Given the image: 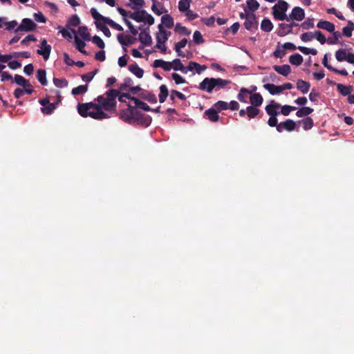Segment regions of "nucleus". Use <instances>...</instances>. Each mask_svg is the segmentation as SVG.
<instances>
[{"label":"nucleus","instance_id":"obj_1","mask_svg":"<svg viewBox=\"0 0 354 354\" xmlns=\"http://www.w3.org/2000/svg\"><path fill=\"white\" fill-rule=\"evenodd\" d=\"M127 88H128L127 86L122 84L119 90L109 89L103 95H98L95 99L96 102L78 104V113L82 117H91L93 119L98 120L109 118V116L105 111H116V98H118L122 94L120 93L121 91H125Z\"/></svg>","mask_w":354,"mask_h":354},{"label":"nucleus","instance_id":"obj_2","mask_svg":"<svg viewBox=\"0 0 354 354\" xmlns=\"http://www.w3.org/2000/svg\"><path fill=\"white\" fill-rule=\"evenodd\" d=\"M229 80L221 78L205 77L199 84L198 88L206 91L207 93H212L213 91H219L230 84Z\"/></svg>","mask_w":354,"mask_h":354},{"label":"nucleus","instance_id":"obj_3","mask_svg":"<svg viewBox=\"0 0 354 354\" xmlns=\"http://www.w3.org/2000/svg\"><path fill=\"white\" fill-rule=\"evenodd\" d=\"M117 10L119 12L120 15L122 16L123 19L129 17L137 22H146L149 26H152L154 23V19L152 15L147 12L145 10H138L131 12L130 11L125 10L121 7H118Z\"/></svg>","mask_w":354,"mask_h":354},{"label":"nucleus","instance_id":"obj_4","mask_svg":"<svg viewBox=\"0 0 354 354\" xmlns=\"http://www.w3.org/2000/svg\"><path fill=\"white\" fill-rule=\"evenodd\" d=\"M288 9V3L284 0H279L272 8L274 19L278 21L286 20L288 15H286V12Z\"/></svg>","mask_w":354,"mask_h":354},{"label":"nucleus","instance_id":"obj_5","mask_svg":"<svg viewBox=\"0 0 354 354\" xmlns=\"http://www.w3.org/2000/svg\"><path fill=\"white\" fill-rule=\"evenodd\" d=\"M123 97H127V99L133 101L134 104H135V106L133 108H140V109L144 110L145 111H153V109H151L149 104L144 102L143 101L138 100V98H136L135 97L131 96L128 93H122L119 97V101L121 102H125V100H123Z\"/></svg>","mask_w":354,"mask_h":354},{"label":"nucleus","instance_id":"obj_6","mask_svg":"<svg viewBox=\"0 0 354 354\" xmlns=\"http://www.w3.org/2000/svg\"><path fill=\"white\" fill-rule=\"evenodd\" d=\"M133 118H134L133 122H136L139 125L143 126L145 127H147L150 125L151 122V117L149 115H147L140 111H136V112L133 115Z\"/></svg>","mask_w":354,"mask_h":354},{"label":"nucleus","instance_id":"obj_7","mask_svg":"<svg viewBox=\"0 0 354 354\" xmlns=\"http://www.w3.org/2000/svg\"><path fill=\"white\" fill-rule=\"evenodd\" d=\"M138 40L143 45L139 47L140 49H143L144 46H151L152 44V39L149 33V27H147L145 29L140 31L138 36Z\"/></svg>","mask_w":354,"mask_h":354},{"label":"nucleus","instance_id":"obj_8","mask_svg":"<svg viewBox=\"0 0 354 354\" xmlns=\"http://www.w3.org/2000/svg\"><path fill=\"white\" fill-rule=\"evenodd\" d=\"M55 94L57 97L56 102H50L48 104L44 106L41 111L43 114L44 115H50L53 113V111L55 110L57 106L59 105V102L62 101V96L60 95V92L59 91H55Z\"/></svg>","mask_w":354,"mask_h":354},{"label":"nucleus","instance_id":"obj_9","mask_svg":"<svg viewBox=\"0 0 354 354\" xmlns=\"http://www.w3.org/2000/svg\"><path fill=\"white\" fill-rule=\"evenodd\" d=\"M305 18V10L299 6H296L292 9L289 16L287 17V21L295 20L301 21Z\"/></svg>","mask_w":354,"mask_h":354},{"label":"nucleus","instance_id":"obj_10","mask_svg":"<svg viewBox=\"0 0 354 354\" xmlns=\"http://www.w3.org/2000/svg\"><path fill=\"white\" fill-rule=\"evenodd\" d=\"M37 27V25L35 22H33L30 19L25 18L23 19L21 24L15 30V32L19 31H32L35 30Z\"/></svg>","mask_w":354,"mask_h":354},{"label":"nucleus","instance_id":"obj_11","mask_svg":"<svg viewBox=\"0 0 354 354\" xmlns=\"http://www.w3.org/2000/svg\"><path fill=\"white\" fill-rule=\"evenodd\" d=\"M296 128V122L294 120L288 119L284 122H281L277 126V131L281 133L284 130L288 132L294 131Z\"/></svg>","mask_w":354,"mask_h":354},{"label":"nucleus","instance_id":"obj_12","mask_svg":"<svg viewBox=\"0 0 354 354\" xmlns=\"http://www.w3.org/2000/svg\"><path fill=\"white\" fill-rule=\"evenodd\" d=\"M50 51V46L48 44L46 39H43L41 41V48L37 50V53L41 55L43 59L46 61L49 59Z\"/></svg>","mask_w":354,"mask_h":354},{"label":"nucleus","instance_id":"obj_13","mask_svg":"<svg viewBox=\"0 0 354 354\" xmlns=\"http://www.w3.org/2000/svg\"><path fill=\"white\" fill-rule=\"evenodd\" d=\"M135 112L136 111L134 110L133 106L128 104V109L127 111H122L121 118L124 122L133 123L134 120L133 115Z\"/></svg>","mask_w":354,"mask_h":354},{"label":"nucleus","instance_id":"obj_14","mask_svg":"<svg viewBox=\"0 0 354 354\" xmlns=\"http://www.w3.org/2000/svg\"><path fill=\"white\" fill-rule=\"evenodd\" d=\"M243 26L248 31L254 32L258 29V21L256 20L255 15L248 17Z\"/></svg>","mask_w":354,"mask_h":354},{"label":"nucleus","instance_id":"obj_15","mask_svg":"<svg viewBox=\"0 0 354 354\" xmlns=\"http://www.w3.org/2000/svg\"><path fill=\"white\" fill-rule=\"evenodd\" d=\"M279 107L280 105L278 103L272 101L269 105L266 106L265 110L270 117L277 116L279 114V111H278Z\"/></svg>","mask_w":354,"mask_h":354},{"label":"nucleus","instance_id":"obj_16","mask_svg":"<svg viewBox=\"0 0 354 354\" xmlns=\"http://www.w3.org/2000/svg\"><path fill=\"white\" fill-rule=\"evenodd\" d=\"M91 15L93 18L95 20V26L97 28L100 30H103L104 28H106L105 25H107L106 24L103 23V19H100L99 17H97L95 15H102L100 12H97V10L93 8L91 9Z\"/></svg>","mask_w":354,"mask_h":354},{"label":"nucleus","instance_id":"obj_17","mask_svg":"<svg viewBox=\"0 0 354 354\" xmlns=\"http://www.w3.org/2000/svg\"><path fill=\"white\" fill-rule=\"evenodd\" d=\"M151 10L158 16L162 15L164 12H167V10L164 8L163 3L156 0H153Z\"/></svg>","mask_w":354,"mask_h":354},{"label":"nucleus","instance_id":"obj_18","mask_svg":"<svg viewBox=\"0 0 354 354\" xmlns=\"http://www.w3.org/2000/svg\"><path fill=\"white\" fill-rule=\"evenodd\" d=\"M272 68L277 73L281 74L285 77H287L291 72V68L288 64H283L281 66L274 65Z\"/></svg>","mask_w":354,"mask_h":354},{"label":"nucleus","instance_id":"obj_19","mask_svg":"<svg viewBox=\"0 0 354 354\" xmlns=\"http://www.w3.org/2000/svg\"><path fill=\"white\" fill-rule=\"evenodd\" d=\"M95 16L97 17H99L100 19H103L104 24H106L110 26L111 28H114L117 31H122L123 30L122 27L120 24H116L115 22H114L113 20H111L109 17H104L103 15H95Z\"/></svg>","mask_w":354,"mask_h":354},{"label":"nucleus","instance_id":"obj_20","mask_svg":"<svg viewBox=\"0 0 354 354\" xmlns=\"http://www.w3.org/2000/svg\"><path fill=\"white\" fill-rule=\"evenodd\" d=\"M296 88L299 90L301 93L306 94L310 88V83L301 79L297 81Z\"/></svg>","mask_w":354,"mask_h":354},{"label":"nucleus","instance_id":"obj_21","mask_svg":"<svg viewBox=\"0 0 354 354\" xmlns=\"http://www.w3.org/2000/svg\"><path fill=\"white\" fill-rule=\"evenodd\" d=\"M218 111L212 107L206 110L204 113L205 116L212 122H216L218 120Z\"/></svg>","mask_w":354,"mask_h":354},{"label":"nucleus","instance_id":"obj_22","mask_svg":"<svg viewBox=\"0 0 354 354\" xmlns=\"http://www.w3.org/2000/svg\"><path fill=\"white\" fill-rule=\"evenodd\" d=\"M128 68L130 72L139 79L142 78L144 75V70L136 63L129 65Z\"/></svg>","mask_w":354,"mask_h":354},{"label":"nucleus","instance_id":"obj_23","mask_svg":"<svg viewBox=\"0 0 354 354\" xmlns=\"http://www.w3.org/2000/svg\"><path fill=\"white\" fill-rule=\"evenodd\" d=\"M317 27L328 32L335 30V26L329 21H320L318 22Z\"/></svg>","mask_w":354,"mask_h":354},{"label":"nucleus","instance_id":"obj_24","mask_svg":"<svg viewBox=\"0 0 354 354\" xmlns=\"http://www.w3.org/2000/svg\"><path fill=\"white\" fill-rule=\"evenodd\" d=\"M292 32V29L290 28V26H288V24H279V28L277 30V35L279 37H284Z\"/></svg>","mask_w":354,"mask_h":354},{"label":"nucleus","instance_id":"obj_25","mask_svg":"<svg viewBox=\"0 0 354 354\" xmlns=\"http://www.w3.org/2000/svg\"><path fill=\"white\" fill-rule=\"evenodd\" d=\"M263 86L272 95H278L282 92L281 87L279 85L267 84H264Z\"/></svg>","mask_w":354,"mask_h":354},{"label":"nucleus","instance_id":"obj_26","mask_svg":"<svg viewBox=\"0 0 354 354\" xmlns=\"http://www.w3.org/2000/svg\"><path fill=\"white\" fill-rule=\"evenodd\" d=\"M162 24L164 28L166 27L167 28H171L174 26V21L171 15H162V17L161 18V24Z\"/></svg>","mask_w":354,"mask_h":354},{"label":"nucleus","instance_id":"obj_27","mask_svg":"<svg viewBox=\"0 0 354 354\" xmlns=\"http://www.w3.org/2000/svg\"><path fill=\"white\" fill-rule=\"evenodd\" d=\"M37 80L42 85H47L48 81L46 79V71L43 68H39L37 71Z\"/></svg>","mask_w":354,"mask_h":354},{"label":"nucleus","instance_id":"obj_28","mask_svg":"<svg viewBox=\"0 0 354 354\" xmlns=\"http://www.w3.org/2000/svg\"><path fill=\"white\" fill-rule=\"evenodd\" d=\"M159 93L158 95V100L160 102L163 103L167 98L169 95V91L166 84H162L160 87H159Z\"/></svg>","mask_w":354,"mask_h":354},{"label":"nucleus","instance_id":"obj_29","mask_svg":"<svg viewBox=\"0 0 354 354\" xmlns=\"http://www.w3.org/2000/svg\"><path fill=\"white\" fill-rule=\"evenodd\" d=\"M336 85L338 92L341 93L342 95L348 96L351 94L352 91V86L351 85L346 86L341 84H337Z\"/></svg>","mask_w":354,"mask_h":354},{"label":"nucleus","instance_id":"obj_30","mask_svg":"<svg viewBox=\"0 0 354 354\" xmlns=\"http://www.w3.org/2000/svg\"><path fill=\"white\" fill-rule=\"evenodd\" d=\"M171 68H174L175 71H180L183 73L186 74L187 73V68L183 66V64L180 59L176 58L171 62Z\"/></svg>","mask_w":354,"mask_h":354},{"label":"nucleus","instance_id":"obj_31","mask_svg":"<svg viewBox=\"0 0 354 354\" xmlns=\"http://www.w3.org/2000/svg\"><path fill=\"white\" fill-rule=\"evenodd\" d=\"M14 82L15 84L21 86H23V87H26V86H29L30 85V82L28 80H26L25 77H24L23 76H21L19 74H15V76H14Z\"/></svg>","mask_w":354,"mask_h":354},{"label":"nucleus","instance_id":"obj_32","mask_svg":"<svg viewBox=\"0 0 354 354\" xmlns=\"http://www.w3.org/2000/svg\"><path fill=\"white\" fill-rule=\"evenodd\" d=\"M289 62L295 66H300L303 62V57L299 53H295L289 57Z\"/></svg>","mask_w":354,"mask_h":354},{"label":"nucleus","instance_id":"obj_33","mask_svg":"<svg viewBox=\"0 0 354 354\" xmlns=\"http://www.w3.org/2000/svg\"><path fill=\"white\" fill-rule=\"evenodd\" d=\"M313 112V109L308 106H302L296 112V116L302 118L307 117L308 115Z\"/></svg>","mask_w":354,"mask_h":354},{"label":"nucleus","instance_id":"obj_34","mask_svg":"<svg viewBox=\"0 0 354 354\" xmlns=\"http://www.w3.org/2000/svg\"><path fill=\"white\" fill-rule=\"evenodd\" d=\"M174 31L180 35L184 36H189L192 33L191 30H189L186 26H182L180 23H177L176 24Z\"/></svg>","mask_w":354,"mask_h":354},{"label":"nucleus","instance_id":"obj_35","mask_svg":"<svg viewBox=\"0 0 354 354\" xmlns=\"http://www.w3.org/2000/svg\"><path fill=\"white\" fill-rule=\"evenodd\" d=\"M263 102V98L259 93H254L250 96L251 106H261Z\"/></svg>","mask_w":354,"mask_h":354},{"label":"nucleus","instance_id":"obj_36","mask_svg":"<svg viewBox=\"0 0 354 354\" xmlns=\"http://www.w3.org/2000/svg\"><path fill=\"white\" fill-rule=\"evenodd\" d=\"M260 27L261 30L267 32H271L273 28L272 21L268 18H265L261 21Z\"/></svg>","mask_w":354,"mask_h":354},{"label":"nucleus","instance_id":"obj_37","mask_svg":"<svg viewBox=\"0 0 354 354\" xmlns=\"http://www.w3.org/2000/svg\"><path fill=\"white\" fill-rule=\"evenodd\" d=\"M299 123L302 124V128L304 129V130L308 131L313 127L314 122L312 118L310 117H306L301 121H299Z\"/></svg>","mask_w":354,"mask_h":354},{"label":"nucleus","instance_id":"obj_38","mask_svg":"<svg viewBox=\"0 0 354 354\" xmlns=\"http://www.w3.org/2000/svg\"><path fill=\"white\" fill-rule=\"evenodd\" d=\"M247 116L252 119L259 114L260 110L254 106H248L246 108Z\"/></svg>","mask_w":354,"mask_h":354},{"label":"nucleus","instance_id":"obj_39","mask_svg":"<svg viewBox=\"0 0 354 354\" xmlns=\"http://www.w3.org/2000/svg\"><path fill=\"white\" fill-rule=\"evenodd\" d=\"M194 68L196 69L197 73L200 74L201 71L206 69V66L205 65L201 66L199 64L194 62H189L187 70L192 71Z\"/></svg>","mask_w":354,"mask_h":354},{"label":"nucleus","instance_id":"obj_40","mask_svg":"<svg viewBox=\"0 0 354 354\" xmlns=\"http://www.w3.org/2000/svg\"><path fill=\"white\" fill-rule=\"evenodd\" d=\"M88 86L86 84H81L73 88L71 93L74 96L83 95L87 91Z\"/></svg>","mask_w":354,"mask_h":354},{"label":"nucleus","instance_id":"obj_41","mask_svg":"<svg viewBox=\"0 0 354 354\" xmlns=\"http://www.w3.org/2000/svg\"><path fill=\"white\" fill-rule=\"evenodd\" d=\"M141 97L150 103H156L157 102L156 95L149 91H145L142 93Z\"/></svg>","mask_w":354,"mask_h":354},{"label":"nucleus","instance_id":"obj_42","mask_svg":"<svg viewBox=\"0 0 354 354\" xmlns=\"http://www.w3.org/2000/svg\"><path fill=\"white\" fill-rule=\"evenodd\" d=\"M354 30V23L353 21H348V26H344L342 29L343 35L346 37H351L352 32Z\"/></svg>","mask_w":354,"mask_h":354},{"label":"nucleus","instance_id":"obj_43","mask_svg":"<svg viewBox=\"0 0 354 354\" xmlns=\"http://www.w3.org/2000/svg\"><path fill=\"white\" fill-rule=\"evenodd\" d=\"M78 33L84 41L91 40V34L88 32L86 26H80L78 28Z\"/></svg>","mask_w":354,"mask_h":354},{"label":"nucleus","instance_id":"obj_44","mask_svg":"<svg viewBox=\"0 0 354 354\" xmlns=\"http://www.w3.org/2000/svg\"><path fill=\"white\" fill-rule=\"evenodd\" d=\"M251 92L245 88H241L239 93L237 95V100L241 102H247L248 94L251 93Z\"/></svg>","mask_w":354,"mask_h":354},{"label":"nucleus","instance_id":"obj_45","mask_svg":"<svg viewBox=\"0 0 354 354\" xmlns=\"http://www.w3.org/2000/svg\"><path fill=\"white\" fill-rule=\"evenodd\" d=\"M246 4L247 7L245 8L251 12L259 10L260 6L259 2L256 0H247Z\"/></svg>","mask_w":354,"mask_h":354},{"label":"nucleus","instance_id":"obj_46","mask_svg":"<svg viewBox=\"0 0 354 354\" xmlns=\"http://www.w3.org/2000/svg\"><path fill=\"white\" fill-rule=\"evenodd\" d=\"M213 109H215L218 111H222L225 110H227L229 109L228 103L223 101V100H218L217 102L213 105Z\"/></svg>","mask_w":354,"mask_h":354},{"label":"nucleus","instance_id":"obj_47","mask_svg":"<svg viewBox=\"0 0 354 354\" xmlns=\"http://www.w3.org/2000/svg\"><path fill=\"white\" fill-rule=\"evenodd\" d=\"M131 3L128 6L133 10H137L145 6V0H129Z\"/></svg>","mask_w":354,"mask_h":354},{"label":"nucleus","instance_id":"obj_48","mask_svg":"<svg viewBox=\"0 0 354 354\" xmlns=\"http://www.w3.org/2000/svg\"><path fill=\"white\" fill-rule=\"evenodd\" d=\"M192 0H180L178 3V9L183 12L187 10H189V6L192 3Z\"/></svg>","mask_w":354,"mask_h":354},{"label":"nucleus","instance_id":"obj_49","mask_svg":"<svg viewBox=\"0 0 354 354\" xmlns=\"http://www.w3.org/2000/svg\"><path fill=\"white\" fill-rule=\"evenodd\" d=\"M193 42H194V44L197 45H200L205 42L203 36L201 35V33L199 30L194 32Z\"/></svg>","mask_w":354,"mask_h":354},{"label":"nucleus","instance_id":"obj_50","mask_svg":"<svg viewBox=\"0 0 354 354\" xmlns=\"http://www.w3.org/2000/svg\"><path fill=\"white\" fill-rule=\"evenodd\" d=\"M348 55V53L346 52L345 49H339L335 53V58L339 62L345 61L346 59V56Z\"/></svg>","mask_w":354,"mask_h":354},{"label":"nucleus","instance_id":"obj_51","mask_svg":"<svg viewBox=\"0 0 354 354\" xmlns=\"http://www.w3.org/2000/svg\"><path fill=\"white\" fill-rule=\"evenodd\" d=\"M175 96L179 98L182 101H185L186 100V96L177 90H171L170 91V100L174 101L175 99Z\"/></svg>","mask_w":354,"mask_h":354},{"label":"nucleus","instance_id":"obj_52","mask_svg":"<svg viewBox=\"0 0 354 354\" xmlns=\"http://www.w3.org/2000/svg\"><path fill=\"white\" fill-rule=\"evenodd\" d=\"M296 107L290 105H283L281 106V111L279 112L284 116H288L290 111H294L296 110Z\"/></svg>","mask_w":354,"mask_h":354},{"label":"nucleus","instance_id":"obj_53","mask_svg":"<svg viewBox=\"0 0 354 354\" xmlns=\"http://www.w3.org/2000/svg\"><path fill=\"white\" fill-rule=\"evenodd\" d=\"M297 49L299 50L301 53H302L305 55L312 54L313 55H315L318 53L317 50L315 48H310L308 47L299 46V47H297Z\"/></svg>","mask_w":354,"mask_h":354},{"label":"nucleus","instance_id":"obj_54","mask_svg":"<svg viewBox=\"0 0 354 354\" xmlns=\"http://www.w3.org/2000/svg\"><path fill=\"white\" fill-rule=\"evenodd\" d=\"M53 83L56 87L60 88H65L68 86V81L66 79H58L55 77L53 79Z\"/></svg>","mask_w":354,"mask_h":354},{"label":"nucleus","instance_id":"obj_55","mask_svg":"<svg viewBox=\"0 0 354 354\" xmlns=\"http://www.w3.org/2000/svg\"><path fill=\"white\" fill-rule=\"evenodd\" d=\"M80 24V20L78 15H73L69 19L66 26L77 27Z\"/></svg>","mask_w":354,"mask_h":354},{"label":"nucleus","instance_id":"obj_56","mask_svg":"<svg viewBox=\"0 0 354 354\" xmlns=\"http://www.w3.org/2000/svg\"><path fill=\"white\" fill-rule=\"evenodd\" d=\"M314 37L321 44H324L327 42V39L323 32L320 30H315L314 32Z\"/></svg>","mask_w":354,"mask_h":354},{"label":"nucleus","instance_id":"obj_57","mask_svg":"<svg viewBox=\"0 0 354 354\" xmlns=\"http://www.w3.org/2000/svg\"><path fill=\"white\" fill-rule=\"evenodd\" d=\"M332 32L333 36L327 39V43L329 44H335L338 42L340 35L338 31L333 30Z\"/></svg>","mask_w":354,"mask_h":354},{"label":"nucleus","instance_id":"obj_58","mask_svg":"<svg viewBox=\"0 0 354 354\" xmlns=\"http://www.w3.org/2000/svg\"><path fill=\"white\" fill-rule=\"evenodd\" d=\"M156 42L159 44H165L166 41H167L168 38L165 35V32H161L160 30L156 33Z\"/></svg>","mask_w":354,"mask_h":354},{"label":"nucleus","instance_id":"obj_59","mask_svg":"<svg viewBox=\"0 0 354 354\" xmlns=\"http://www.w3.org/2000/svg\"><path fill=\"white\" fill-rule=\"evenodd\" d=\"M97 70H95V71H92L88 73L83 74L81 75V79H82L85 82H89L93 80V78L97 74Z\"/></svg>","mask_w":354,"mask_h":354},{"label":"nucleus","instance_id":"obj_60","mask_svg":"<svg viewBox=\"0 0 354 354\" xmlns=\"http://www.w3.org/2000/svg\"><path fill=\"white\" fill-rule=\"evenodd\" d=\"M171 78H173L177 85L185 84L186 82L185 79L183 78L178 73H171Z\"/></svg>","mask_w":354,"mask_h":354},{"label":"nucleus","instance_id":"obj_61","mask_svg":"<svg viewBox=\"0 0 354 354\" xmlns=\"http://www.w3.org/2000/svg\"><path fill=\"white\" fill-rule=\"evenodd\" d=\"M92 42L97 45L100 48L103 49L104 48V43L101 37L95 35L92 37Z\"/></svg>","mask_w":354,"mask_h":354},{"label":"nucleus","instance_id":"obj_62","mask_svg":"<svg viewBox=\"0 0 354 354\" xmlns=\"http://www.w3.org/2000/svg\"><path fill=\"white\" fill-rule=\"evenodd\" d=\"M314 37V33L312 32H307L303 33L301 36V39L303 42H308L313 40Z\"/></svg>","mask_w":354,"mask_h":354},{"label":"nucleus","instance_id":"obj_63","mask_svg":"<svg viewBox=\"0 0 354 354\" xmlns=\"http://www.w3.org/2000/svg\"><path fill=\"white\" fill-rule=\"evenodd\" d=\"M75 40V45H76V48L78 50H81V49H83L85 48L86 44L84 41L80 39L78 36H75L74 37Z\"/></svg>","mask_w":354,"mask_h":354},{"label":"nucleus","instance_id":"obj_64","mask_svg":"<svg viewBox=\"0 0 354 354\" xmlns=\"http://www.w3.org/2000/svg\"><path fill=\"white\" fill-rule=\"evenodd\" d=\"M301 27L306 30L313 28L314 27L313 19H307L306 21L301 24Z\"/></svg>","mask_w":354,"mask_h":354}]
</instances>
